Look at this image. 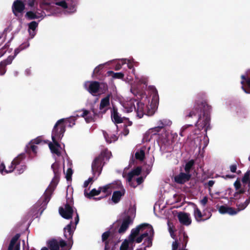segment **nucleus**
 <instances>
[{"instance_id": "obj_1", "label": "nucleus", "mask_w": 250, "mask_h": 250, "mask_svg": "<svg viewBox=\"0 0 250 250\" xmlns=\"http://www.w3.org/2000/svg\"><path fill=\"white\" fill-rule=\"evenodd\" d=\"M64 121V119H61L56 123L52 132V142L48 143L49 147L56 161L51 166L54 176L44 193L45 204L49 202L52 193L58 184L62 170H64V150L58 142L62 139L65 131Z\"/></svg>"}, {"instance_id": "obj_2", "label": "nucleus", "mask_w": 250, "mask_h": 250, "mask_svg": "<svg viewBox=\"0 0 250 250\" xmlns=\"http://www.w3.org/2000/svg\"><path fill=\"white\" fill-rule=\"evenodd\" d=\"M60 215L66 219L72 218L73 215L75 214L74 222L71 221L64 228V236L68 239L66 243L63 240H52L48 242V246L51 250H69L71 249L73 241L72 240L73 233L79 223V217L76 210L72 207L66 204L64 207L59 208Z\"/></svg>"}, {"instance_id": "obj_3", "label": "nucleus", "mask_w": 250, "mask_h": 250, "mask_svg": "<svg viewBox=\"0 0 250 250\" xmlns=\"http://www.w3.org/2000/svg\"><path fill=\"white\" fill-rule=\"evenodd\" d=\"M39 3L41 8L48 14L43 11H29L26 14L29 19H40L41 20L46 16L56 15L57 12L54 10V5L63 9L67 14H73L77 11L78 0H39Z\"/></svg>"}, {"instance_id": "obj_4", "label": "nucleus", "mask_w": 250, "mask_h": 250, "mask_svg": "<svg viewBox=\"0 0 250 250\" xmlns=\"http://www.w3.org/2000/svg\"><path fill=\"white\" fill-rule=\"evenodd\" d=\"M154 231L152 227L148 224H143L131 230L127 239L122 243L120 250H133L135 242L141 243L144 241V249L152 245Z\"/></svg>"}, {"instance_id": "obj_5", "label": "nucleus", "mask_w": 250, "mask_h": 250, "mask_svg": "<svg viewBox=\"0 0 250 250\" xmlns=\"http://www.w3.org/2000/svg\"><path fill=\"white\" fill-rule=\"evenodd\" d=\"M151 87L155 92L151 98V102H150V98L147 97L144 101L137 102L133 99L125 101L122 104L123 110L129 113L134 110L139 118L143 117L145 114L148 115L154 114L158 104V96L156 93L155 88L153 86Z\"/></svg>"}, {"instance_id": "obj_6", "label": "nucleus", "mask_w": 250, "mask_h": 250, "mask_svg": "<svg viewBox=\"0 0 250 250\" xmlns=\"http://www.w3.org/2000/svg\"><path fill=\"white\" fill-rule=\"evenodd\" d=\"M211 106L208 105L205 100H198L196 101L193 109L187 115L189 117H192L202 111L204 112L203 117L200 116L196 123V125L199 129H204L206 133L210 127V117L208 112L211 110ZM208 140L206 134L204 137V146L205 147L208 144Z\"/></svg>"}, {"instance_id": "obj_7", "label": "nucleus", "mask_w": 250, "mask_h": 250, "mask_svg": "<svg viewBox=\"0 0 250 250\" xmlns=\"http://www.w3.org/2000/svg\"><path fill=\"white\" fill-rule=\"evenodd\" d=\"M242 182L243 184L247 185L249 189L247 191V199L244 200V194L243 191L240 190L239 192H236L234 195V198L236 200H238L236 203L237 206L238 207L239 210L245 209L250 203V171H247L244 174L242 179Z\"/></svg>"}, {"instance_id": "obj_8", "label": "nucleus", "mask_w": 250, "mask_h": 250, "mask_svg": "<svg viewBox=\"0 0 250 250\" xmlns=\"http://www.w3.org/2000/svg\"><path fill=\"white\" fill-rule=\"evenodd\" d=\"M111 156L110 151L105 149L103 151L100 155L96 158L92 164V170L94 176H98L102 170V168L105 162L108 161Z\"/></svg>"}, {"instance_id": "obj_9", "label": "nucleus", "mask_w": 250, "mask_h": 250, "mask_svg": "<svg viewBox=\"0 0 250 250\" xmlns=\"http://www.w3.org/2000/svg\"><path fill=\"white\" fill-rule=\"evenodd\" d=\"M135 80L134 82L130 84V92L134 95L141 94L144 88L146 86L148 79L146 77L141 76L139 77L135 76Z\"/></svg>"}, {"instance_id": "obj_10", "label": "nucleus", "mask_w": 250, "mask_h": 250, "mask_svg": "<svg viewBox=\"0 0 250 250\" xmlns=\"http://www.w3.org/2000/svg\"><path fill=\"white\" fill-rule=\"evenodd\" d=\"M135 214L136 209L134 207H130L127 212H125L124 219L118 230L120 233H123L126 230L129 226L132 223Z\"/></svg>"}, {"instance_id": "obj_11", "label": "nucleus", "mask_w": 250, "mask_h": 250, "mask_svg": "<svg viewBox=\"0 0 250 250\" xmlns=\"http://www.w3.org/2000/svg\"><path fill=\"white\" fill-rule=\"evenodd\" d=\"M141 172V168L140 167H137L127 174L126 180L131 187L135 188L143 182L144 178L143 177H136L140 174Z\"/></svg>"}, {"instance_id": "obj_12", "label": "nucleus", "mask_w": 250, "mask_h": 250, "mask_svg": "<svg viewBox=\"0 0 250 250\" xmlns=\"http://www.w3.org/2000/svg\"><path fill=\"white\" fill-rule=\"evenodd\" d=\"M29 46V43H26L25 44H21L19 48L16 49L15 50V55L13 56H9L7 59L2 62H1L0 63V74L2 75L5 74L6 72V69L5 67L7 65L10 64L13 59H14L15 57L18 54L19 52L27 48Z\"/></svg>"}, {"instance_id": "obj_13", "label": "nucleus", "mask_w": 250, "mask_h": 250, "mask_svg": "<svg viewBox=\"0 0 250 250\" xmlns=\"http://www.w3.org/2000/svg\"><path fill=\"white\" fill-rule=\"evenodd\" d=\"M103 85L104 88L106 89V85L102 83L100 84L99 83L95 81H88L84 83L85 89L93 95H96L98 93L103 92V91H101Z\"/></svg>"}, {"instance_id": "obj_14", "label": "nucleus", "mask_w": 250, "mask_h": 250, "mask_svg": "<svg viewBox=\"0 0 250 250\" xmlns=\"http://www.w3.org/2000/svg\"><path fill=\"white\" fill-rule=\"evenodd\" d=\"M118 132V126L115 124H113L107 130V132L103 131V135L107 143L114 142L118 139L117 136Z\"/></svg>"}, {"instance_id": "obj_15", "label": "nucleus", "mask_w": 250, "mask_h": 250, "mask_svg": "<svg viewBox=\"0 0 250 250\" xmlns=\"http://www.w3.org/2000/svg\"><path fill=\"white\" fill-rule=\"evenodd\" d=\"M123 188L121 182L118 180L104 186L103 193L106 196L110 194L113 189H121Z\"/></svg>"}, {"instance_id": "obj_16", "label": "nucleus", "mask_w": 250, "mask_h": 250, "mask_svg": "<svg viewBox=\"0 0 250 250\" xmlns=\"http://www.w3.org/2000/svg\"><path fill=\"white\" fill-rule=\"evenodd\" d=\"M180 223L185 226H189L191 223V218L189 213L180 212L177 215Z\"/></svg>"}, {"instance_id": "obj_17", "label": "nucleus", "mask_w": 250, "mask_h": 250, "mask_svg": "<svg viewBox=\"0 0 250 250\" xmlns=\"http://www.w3.org/2000/svg\"><path fill=\"white\" fill-rule=\"evenodd\" d=\"M161 132H163V130L157 125L156 126L149 128L145 133L144 139L146 141H149L154 136L159 135Z\"/></svg>"}, {"instance_id": "obj_18", "label": "nucleus", "mask_w": 250, "mask_h": 250, "mask_svg": "<svg viewBox=\"0 0 250 250\" xmlns=\"http://www.w3.org/2000/svg\"><path fill=\"white\" fill-rule=\"evenodd\" d=\"M25 0H17L13 5V11L16 16L21 13L24 9Z\"/></svg>"}, {"instance_id": "obj_19", "label": "nucleus", "mask_w": 250, "mask_h": 250, "mask_svg": "<svg viewBox=\"0 0 250 250\" xmlns=\"http://www.w3.org/2000/svg\"><path fill=\"white\" fill-rule=\"evenodd\" d=\"M109 231L104 232L102 235V241L105 243L104 250H114L115 247L114 243L110 239L107 240L109 237Z\"/></svg>"}, {"instance_id": "obj_20", "label": "nucleus", "mask_w": 250, "mask_h": 250, "mask_svg": "<svg viewBox=\"0 0 250 250\" xmlns=\"http://www.w3.org/2000/svg\"><path fill=\"white\" fill-rule=\"evenodd\" d=\"M237 208L238 209H235L232 208L228 207L226 206H221L218 207V209L221 214L228 213L229 215H233L237 214L238 211L241 210H239L238 206Z\"/></svg>"}, {"instance_id": "obj_21", "label": "nucleus", "mask_w": 250, "mask_h": 250, "mask_svg": "<svg viewBox=\"0 0 250 250\" xmlns=\"http://www.w3.org/2000/svg\"><path fill=\"white\" fill-rule=\"evenodd\" d=\"M192 205L193 208V215L196 221L200 222L201 221L206 220L207 219L210 218L211 215H210L208 218L206 219H203V217L204 216V214L201 212L199 208L195 204L193 203L192 204Z\"/></svg>"}, {"instance_id": "obj_22", "label": "nucleus", "mask_w": 250, "mask_h": 250, "mask_svg": "<svg viewBox=\"0 0 250 250\" xmlns=\"http://www.w3.org/2000/svg\"><path fill=\"white\" fill-rule=\"evenodd\" d=\"M82 113L80 115L84 118L87 123L92 121L94 117L95 113L94 110L88 111L85 109L82 110Z\"/></svg>"}, {"instance_id": "obj_23", "label": "nucleus", "mask_w": 250, "mask_h": 250, "mask_svg": "<svg viewBox=\"0 0 250 250\" xmlns=\"http://www.w3.org/2000/svg\"><path fill=\"white\" fill-rule=\"evenodd\" d=\"M20 234H17L11 240L8 250H20V244L18 242L20 238Z\"/></svg>"}, {"instance_id": "obj_24", "label": "nucleus", "mask_w": 250, "mask_h": 250, "mask_svg": "<svg viewBox=\"0 0 250 250\" xmlns=\"http://www.w3.org/2000/svg\"><path fill=\"white\" fill-rule=\"evenodd\" d=\"M190 177V175L188 173L181 172L174 178L175 181L179 184H183L188 181Z\"/></svg>"}, {"instance_id": "obj_25", "label": "nucleus", "mask_w": 250, "mask_h": 250, "mask_svg": "<svg viewBox=\"0 0 250 250\" xmlns=\"http://www.w3.org/2000/svg\"><path fill=\"white\" fill-rule=\"evenodd\" d=\"M110 95H108L104 98H103L100 103V109L102 112H105L110 105Z\"/></svg>"}, {"instance_id": "obj_26", "label": "nucleus", "mask_w": 250, "mask_h": 250, "mask_svg": "<svg viewBox=\"0 0 250 250\" xmlns=\"http://www.w3.org/2000/svg\"><path fill=\"white\" fill-rule=\"evenodd\" d=\"M125 193V190L123 188L120 190L114 191L112 196V201L114 203H117Z\"/></svg>"}, {"instance_id": "obj_27", "label": "nucleus", "mask_w": 250, "mask_h": 250, "mask_svg": "<svg viewBox=\"0 0 250 250\" xmlns=\"http://www.w3.org/2000/svg\"><path fill=\"white\" fill-rule=\"evenodd\" d=\"M157 125L160 126V128L163 130V132H165V127L166 126H169L172 125V122L167 119H164L158 121Z\"/></svg>"}, {"instance_id": "obj_28", "label": "nucleus", "mask_w": 250, "mask_h": 250, "mask_svg": "<svg viewBox=\"0 0 250 250\" xmlns=\"http://www.w3.org/2000/svg\"><path fill=\"white\" fill-rule=\"evenodd\" d=\"M38 25V23L34 21L31 22L28 24V32L31 38H33L36 34L35 30L37 27Z\"/></svg>"}, {"instance_id": "obj_29", "label": "nucleus", "mask_w": 250, "mask_h": 250, "mask_svg": "<svg viewBox=\"0 0 250 250\" xmlns=\"http://www.w3.org/2000/svg\"><path fill=\"white\" fill-rule=\"evenodd\" d=\"M111 119L114 123H121L123 122V119L119 115L117 111L114 109L111 113Z\"/></svg>"}, {"instance_id": "obj_30", "label": "nucleus", "mask_w": 250, "mask_h": 250, "mask_svg": "<svg viewBox=\"0 0 250 250\" xmlns=\"http://www.w3.org/2000/svg\"><path fill=\"white\" fill-rule=\"evenodd\" d=\"M103 187H99L98 189L95 188L93 189L89 193H86V191L84 192L85 196L88 197H90V196L97 195L99 194L101 192H103Z\"/></svg>"}, {"instance_id": "obj_31", "label": "nucleus", "mask_w": 250, "mask_h": 250, "mask_svg": "<svg viewBox=\"0 0 250 250\" xmlns=\"http://www.w3.org/2000/svg\"><path fill=\"white\" fill-rule=\"evenodd\" d=\"M121 61L122 62V64L127 63L128 68L130 69H132V72L134 73L135 69L133 67V64L132 63V62H134V59L131 58L127 60L126 59H121Z\"/></svg>"}, {"instance_id": "obj_32", "label": "nucleus", "mask_w": 250, "mask_h": 250, "mask_svg": "<svg viewBox=\"0 0 250 250\" xmlns=\"http://www.w3.org/2000/svg\"><path fill=\"white\" fill-rule=\"evenodd\" d=\"M25 158L24 153H21L16 157L13 161L16 165H20V163Z\"/></svg>"}, {"instance_id": "obj_33", "label": "nucleus", "mask_w": 250, "mask_h": 250, "mask_svg": "<svg viewBox=\"0 0 250 250\" xmlns=\"http://www.w3.org/2000/svg\"><path fill=\"white\" fill-rule=\"evenodd\" d=\"M136 159L143 160L145 157V151L143 149L138 150L135 153Z\"/></svg>"}, {"instance_id": "obj_34", "label": "nucleus", "mask_w": 250, "mask_h": 250, "mask_svg": "<svg viewBox=\"0 0 250 250\" xmlns=\"http://www.w3.org/2000/svg\"><path fill=\"white\" fill-rule=\"evenodd\" d=\"M27 146L30 147L31 151L34 154V157L37 156L38 150V146L36 145H34V144H31L30 143H28Z\"/></svg>"}, {"instance_id": "obj_35", "label": "nucleus", "mask_w": 250, "mask_h": 250, "mask_svg": "<svg viewBox=\"0 0 250 250\" xmlns=\"http://www.w3.org/2000/svg\"><path fill=\"white\" fill-rule=\"evenodd\" d=\"M194 161L193 160H191L186 164L185 170L187 173H189L191 167L194 165Z\"/></svg>"}, {"instance_id": "obj_36", "label": "nucleus", "mask_w": 250, "mask_h": 250, "mask_svg": "<svg viewBox=\"0 0 250 250\" xmlns=\"http://www.w3.org/2000/svg\"><path fill=\"white\" fill-rule=\"evenodd\" d=\"M26 168V166L25 165H16V170L17 171L18 173L21 174L22 173Z\"/></svg>"}, {"instance_id": "obj_37", "label": "nucleus", "mask_w": 250, "mask_h": 250, "mask_svg": "<svg viewBox=\"0 0 250 250\" xmlns=\"http://www.w3.org/2000/svg\"><path fill=\"white\" fill-rule=\"evenodd\" d=\"M16 165L15 164V163L13 161L11 163L10 165L7 168H6V174L12 172L13 171L14 169H16Z\"/></svg>"}, {"instance_id": "obj_38", "label": "nucleus", "mask_w": 250, "mask_h": 250, "mask_svg": "<svg viewBox=\"0 0 250 250\" xmlns=\"http://www.w3.org/2000/svg\"><path fill=\"white\" fill-rule=\"evenodd\" d=\"M109 73L112 74V77L116 79H123L124 77V74L122 72L114 73L112 71H109Z\"/></svg>"}, {"instance_id": "obj_39", "label": "nucleus", "mask_w": 250, "mask_h": 250, "mask_svg": "<svg viewBox=\"0 0 250 250\" xmlns=\"http://www.w3.org/2000/svg\"><path fill=\"white\" fill-rule=\"evenodd\" d=\"M0 173L2 175L6 174L5 166L3 162L0 161Z\"/></svg>"}, {"instance_id": "obj_40", "label": "nucleus", "mask_w": 250, "mask_h": 250, "mask_svg": "<svg viewBox=\"0 0 250 250\" xmlns=\"http://www.w3.org/2000/svg\"><path fill=\"white\" fill-rule=\"evenodd\" d=\"M65 178L67 181H69L71 178V176L72 174V170L71 168H68L66 171V172L65 173Z\"/></svg>"}, {"instance_id": "obj_41", "label": "nucleus", "mask_w": 250, "mask_h": 250, "mask_svg": "<svg viewBox=\"0 0 250 250\" xmlns=\"http://www.w3.org/2000/svg\"><path fill=\"white\" fill-rule=\"evenodd\" d=\"M42 142V138L40 137H38L36 138L35 139H33L31 140L29 143L32 144H34V145H38Z\"/></svg>"}, {"instance_id": "obj_42", "label": "nucleus", "mask_w": 250, "mask_h": 250, "mask_svg": "<svg viewBox=\"0 0 250 250\" xmlns=\"http://www.w3.org/2000/svg\"><path fill=\"white\" fill-rule=\"evenodd\" d=\"M208 202V198L207 196L204 197V198L200 200L199 202L204 210V208L206 207Z\"/></svg>"}, {"instance_id": "obj_43", "label": "nucleus", "mask_w": 250, "mask_h": 250, "mask_svg": "<svg viewBox=\"0 0 250 250\" xmlns=\"http://www.w3.org/2000/svg\"><path fill=\"white\" fill-rule=\"evenodd\" d=\"M178 247H179V244H178V242L176 241L173 242L172 243V250H187L186 249H183V248L178 249Z\"/></svg>"}, {"instance_id": "obj_44", "label": "nucleus", "mask_w": 250, "mask_h": 250, "mask_svg": "<svg viewBox=\"0 0 250 250\" xmlns=\"http://www.w3.org/2000/svg\"><path fill=\"white\" fill-rule=\"evenodd\" d=\"M94 181L93 178L90 177L88 179V180H86L83 184L84 187H87L89 184L92 183Z\"/></svg>"}, {"instance_id": "obj_45", "label": "nucleus", "mask_w": 250, "mask_h": 250, "mask_svg": "<svg viewBox=\"0 0 250 250\" xmlns=\"http://www.w3.org/2000/svg\"><path fill=\"white\" fill-rule=\"evenodd\" d=\"M103 67V64H100L97 66L93 70V74H97Z\"/></svg>"}, {"instance_id": "obj_46", "label": "nucleus", "mask_w": 250, "mask_h": 250, "mask_svg": "<svg viewBox=\"0 0 250 250\" xmlns=\"http://www.w3.org/2000/svg\"><path fill=\"white\" fill-rule=\"evenodd\" d=\"M129 132V129L127 128L126 126H125L124 129L122 132L121 133V135H123L124 136H126L128 134Z\"/></svg>"}, {"instance_id": "obj_47", "label": "nucleus", "mask_w": 250, "mask_h": 250, "mask_svg": "<svg viewBox=\"0 0 250 250\" xmlns=\"http://www.w3.org/2000/svg\"><path fill=\"white\" fill-rule=\"evenodd\" d=\"M122 62L121 61V60H119L118 62H116V64L115 66V70H120L122 66Z\"/></svg>"}, {"instance_id": "obj_48", "label": "nucleus", "mask_w": 250, "mask_h": 250, "mask_svg": "<svg viewBox=\"0 0 250 250\" xmlns=\"http://www.w3.org/2000/svg\"><path fill=\"white\" fill-rule=\"evenodd\" d=\"M241 184L240 181L236 180L234 183V186L236 190L239 189L241 187Z\"/></svg>"}, {"instance_id": "obj_49", "label": "nucleus", "mask_w": 250, "mask_h": 250, "mask_svg": "<svg viewBox=\"0 0 250 250\" xmlns=\"http://www.w3.org/2000/svg\"><path fill=\"white\" fill-rule=\"evenodd\" d=\"M214 183H215V182H214V181H213V180H209L208 182V186L209 187V192H210V191H211L210 188H211L213 186Z\"/></svg>"}, {"instance_id": "obj_50", "label": "nucleus", "mask_w": 250, "mask_h": 250, "mask_svg": "<svg viewBox=\"0 0 250 250\" xmlns=\"http://www.w3.org/2000/svg\"><path fill=\"white\" fill-rule=\"evenodd\" d=\"M169 231L171 237L172 238L175 239V235H174V231L170 227L169 228Z\"/></svg>"}, {"instance_id": "obj_51", "label": "nucleus", "mask_w": 250, "mask_h": 250, "mask_svg": "<svg viewBox=\"0 0 250 250\" xmlns=\"http://www.w3.org/2000/svg\"><path fill=\"white\" fill-rule=\"evenodd\" d=\"M169 231L171 237L172 238L175 239V235H174V231L170 227L169 228Z\"/></svg>"}, {"instance_id": "obj_52", "label": "nucleus", "mask_w": 250, "mask_h": 250, "mask_svg": "<svg viewBox=\"0 0 250 250\" xmlns=\"http://www.w3.org/2000/svg\"><path fill=\"white\" fill-rule=\"evenodd\" d=\"M236 169L237 167L235 165H232L230 167V169L232 172H235L236 171Z\"/></svg>"}, {"instance_id": "obj_53", "label": "nucleus", "mask_w": 250, "mask_h": 250, "mask_svg": "<svg viewBox=\"0 0 250 250\" xmlns=\"http://www.w3.org/2000/svg\"><path fill=\"white\" fill-rule=\"evenodd\" d=\"M189 125H184V126H183L182 127V128H181V132H180V135H181V136H183V132L184 131V130L186 128H187L188 126H189Z\"/></svg>"}, {"instance_id": "obj_54", "label": "nucleus", "mask_w": 250, "mask_h": 250, "mask_svg": "<svg viewBox=\"0 0 250 250\" xmlns=\"http://www.w3.org/2000/svg\"><path fill=\"white\" fill-rule=\"evenodd\" d=\"M31 74V70L30 68H27L25 70V74L27 76H29Z\"/></svg>"}, {"instance_id": "obj_55", "label": "nucleus", "mask_w": 250, "mask_h": 250, "mask_svg": "<svg viewBox=\"0 0 250 250\" xmlns=\"http://www.w3.org/2000/svg\"><path fill=\"white\" fill-rule=\"evenodd\" d=\"M67 121L69 122L70 124H72V125H75V120L74 118L69 119Z\"/></svg>"}, {"instance_id": "obj_56", "label": "nucleus", "mask_w": 250, "mask_h": 250, "mask_svg": "<svg viewBox=\"0 0 250 250\" xmlns=\"http://www.w3.org/2000/svg\"><path fill=\"white\" fill-rule=\"evenodd\" d=\"M167 134H165V136H163L162 137H160L159 138L161 139L162 141H164L165 140L167 139Z\"/></svg>"}, {"instance_id": "obj_57", "label": "nucleus", "mask_w": 250, "mask_h": 250, "mask_svg": "<svg viewBox=\"0 0 250 250\" xmlns=\"http://www.w3.org/2000/svg\"><path fill=\"white\" fill-rule=\"evenodd\" d=\"M34 4V0H30V2H29V5L30 6H33Z\"/></svg>"}, {"instance_id": "obj_58", "label": "nucleus", "mask_w": 250, "mask_h": 250, "mask_svg": "<svg viewBox=\"0 0 250 250\" xmlns=\"http://www.w3.org/2000/svg\"><path fill=\"white\" fill-rule=\"evenodd\" d=\"M246 83L248 86L250 88V78L246 80Z\"/></svg>"}, {"instance_id": "obj_59", "label": "nucleus", "mask_w": 250, "mask_h": 250, "mask_svg": "<svg viewBox=\"0 0 250 250\" xmlns=\"http://www.w3.org/2000/svg\"><path fill=\"white\" fill-rule=\"evenodd\" d=\"M241 78L243 79V80L241 82V83L242 84H244V80H245L246 79V77L244 75H242L241 76Z\"/></svg>"}, {"instance_id": "obj_60", "label": "nucleus", "mask_w": 250, "mask_h": 250, "mask_svg": "<svg viewBox=\"0 0 250 250\" xmlns=\"http://www.w3.org/2000/svg\"><path fill=\"white\" fill-rule=\"evenodd\" d=\"M26 250H35V249H31V250H29L28 249ZM41 250H48L47 248L44 247L42 249H41Z\"/></svg>"}, {"instance_id": "obj_61", "label": "nucleus", "mask_w": 250, "mask_h": 250, "mask_svg": "<svg viewBox=\"0 0 250 250\" xmlns=\"http://www.w3.org/2000/svg\"><path fill=\"white\" fill-rule=\"evenodd\" d=\"M242 87V89L243 90V91H244L245 93H250V92H248V91L246 90V89L244 87V86H242V87Z\"/></svg>"}, {"instance_id": "obj_62", "label": "nucleus", "mask_w": 250, "mask_h": 250, "mask_svg": "<svg viewBox=\"0 0 250 250\" xmlns=\"http://www.w3.org/2000/svg\"><path fill=\"white\" fill-rule=\"evenodd\" d=\"M223 178H230V176H229V175H226V177H225L224 176H222Z\"/></svg>"}, {"instance_id": "obj_63", "label": "nucleus", "mask_w": 250, "mask_h": 250, "mask_svg": "<svg viewBox=\"0 0 250 250\" xmlns=\"http://www.w3.org/2000/svg\"><path fill=\"white\" fill-rule=\"evenodd\" d=\"M137 62H136L135 60H134V62H132V63L133 64V65L134 66V65H136V64L137 63Z\"/></svg>"}, {"instance_id": "obj_64", "label": "nucleus", "mask_w": 250, "mask_h": 250, "mask_svg": "<svg viewBox=\"0 0 250 250\" xmlns=\"http://www.w3.org/2000/svg\"><path fill=\"white\" fill-rule=\"evenodd\" d=\"M198 146H199V147L200 148V147H201V146H202L201 143L199 144Z\"/></svg>"}]
</instances>
